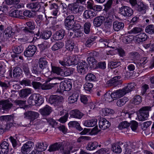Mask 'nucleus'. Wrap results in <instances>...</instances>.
Segmentation results:
<instances>
[{
	"label": "nucleus",
	"instance_id": "603ef678",
	"mask_svg": "<svg viewBox=\"0 0 154 154\" xmlns=\"http://www.w3.org/2000/svg\"><path fill=\"white\" fill-rule=\"evenodd\" d=\"M133 39V36L129 35L124 37L122 39V42L125 44H128L131 43Z\"/></svg>",
	"mask_w": 154,
	"mask_h": 154
},
{
	"label": "nucleus",
	"instance_id": "39448f33",
	"mask_svg": "<svg viewBox=\"0 0 154 154\" xmlns=\"http://www.w3.org/2000/svg\"><path fill=\"white\" fill-rule=\"evenodd\" d=\"M119 13L124 17H130L133 14L134 11L128 6H122L119 8Z\"/></svg>",
	"mask_w": 154,
	"mask_h": 154
},
{
	"label": "nucleus",
	"instance_id": "09e8293b",
	"mask_svg": "<svg viewBox=\"0 0 154 154\" xmlns=\"http://www.w3.org/2000/svg\"><path fill=\"white\" fill-rule=\"evenodd\" d=\"M93 87L92 84L89 82H86L84 85V88L85 90L89 92H92V88Z\"/></svg>",
	"mask_w": 154,
	"mask_h": 154
},
{
	"label": "nucleus",
	"instance_id": "4468645a",
	"mask_svg": "<svg viewBox=\"0 0 154 154\" xmlns=\"http://www.w3.org/2000/svg\"><path fill=\"white\" fill-rule=\"evenodd\" d=\"M88 67V65L85 61H83L80 63L78 67V72L82 75L84 74L87 71Z\"/></svg>",
	"mask_w": 154,
	"mask_h": 154
},
{
	"label": "nucleus",
	"instance_id": "6ab92c4d",
	"mask_svg": "<svg viewBox=\"0 0 154 154\" xmlns=\"http://www.w3.org/2000/svg\"><path fill=\"white\" fill-rule=\"evenodd\" d=\"M59 63L62 66H69L72 64H78L77 62L74 61L73 63L69 60L67 57H65L62 60H59Z\"/></svg>",
	"mask_w": 154,
	"mask_h": 154
},
{
	"label": "nucleus",
	"instance_id": "de8ad7c7",
	"mask_svg": "<svg viewBox=\"0 0 154 154\" xmlns=\"http://www.w3.org/2000/svg\"><path fill=\"white\" fill-rule=\"evenodd\" d=\"M128 101V98L125 97L122 98L118 100L116 102V104L119 106H122L124 105Z\"/></svg>",
	"mask_w": 154,
	"mask_h": 154
},
{
	"label": "nucleus",
	"instance_id": "72a5a7b5",
	"mask_svg": "<svg viewBox=\"0 0 154 154\" xmlns=\"http://www.w3.org/2000/svg\"><path fill=\"white\" fill-rule=\"evenodd\" d=\"M37 94H34L30 95L28 100L29 104L31 105H35Z\"/></svg>",
	"mask_w": 154,
	"mask_h": 154
},
{
	"label": "nucleus",
	"instance_id": "cd10ccee",
	"mask_svg": "<svg viewBox=\"0 0 154 154\" xmlns=\"http://www.w3.org/2000/svg\"><path fill=\"white\" fill-rule=\"evenodd\" d=\"M51 107L47 105L43 109L40 110V112L43 115L48 116L49 115L51 112Z\"/></svg>",
	"mask_w": 154,
	"mask_h": 154
},
{
	"label": "nucleus",
	"instance_id": "393cba45",
	"mask_svg": "<svg viewBox=\"0 0 154 154\" xmlns=\"http://www.w3.org/2000/svg\"><path fill=\"white\" fill-rule=\"evenodd\" d=\"M32 93V90L30 88L23 89L19 92V95L20 97L24 98L26 97Z\"/></svg>",
	"mask_w": 154,
	"mask_h": 154
},
{
	"label": "nucleus",
	"instance_id": "69168bd1",
	"mask_svg": "<svg viewBox=\"0 0 154 154\" xmlns=\"http://www.w3.org/2000/svg\"><path fill=\"white\" fill-rule=\"evenodd\" d=\"M26 101L16 100L14 101V103L17 106H19L20 108H22L26 104Z\"/></svg>",
	"mask_w": 154,
	"mask_h": 154
},
{
	"label": "nucleus",
	"instance_id": "7ed1b4c3",
	"mask_svg": "<svg viewBox=\"0 0 154 154\" xmlns=\"http://www.w3.org/2000/svg\"><path fill=\"white\" fill-rule=\"evenodd\" d=\"M74 16L72 15L68 16L65 20L64 25L66 28L68 29H71L75 26Z\"/></svg>",
	"mask_w": 154,
	"mask_h": 154
},
{
	"label": "nucleus",
	"instance_id": "412c9836",
	"mask_svg": "<svg viewBox=\"0 0 154 154\" xmlns=\"http://www.w3.org/2000/svg\"><path fill=\"white\" fill-rule=\"evenodd\" d=\"M121 78L120 75L116 76L107 81V84L109 86H116L119 85V82L118 80Z\"/></svg>",
	"mask_w": 154,
	"mask_h": 154
},
{
	"label": "nucleus",
	"instance_id": "58836bf2",
	"mask_svg": "<svg viewBox=\"0 0 154 154\" xmlns=\"http://www.w3.org/2000/svg\"><path fill=\"white\" fill-rule=\"evenodd\" d=\"M98 146V143L96 142H90L87 145L86 148L89 150H93L95 149Z\"/></svg>",
	"mask_w": 154,
	"mask_h": 154
},
{
	"label": "nucleus",
	"instance_id": "4be33fe9",
	"mask_svg": "<svg viewBox=\"0 0 154 154\" xmlns=\"http://www.w3.org/2000/svg\"><path fill=\"white\" fill-rule=\"evenodd\" d=\"M70 116L72 118L81 119L83 116V114L77 109L73 110L70 112Z\"/></svg>",
	"mask_w": 154,
	"mask_h": 154
},
{
	"label": "nucleus",
	"instance_id": "4c0bfd02",
	"mask_svg": "<svg viewBox=\"0 0 154 154\" xmlns=\"http://www.w3.org/2000/svg\"><path fill=\"white\" fill-rule=\"evenodd\" d=\"M38 63L39 67L42 69L46 68L48 63L45 58L43 57H41L39 59Z\"/></svg>",
	"mask_w": 154,
	"mask_h": 154
},
{
	"label": "nucleus",
	"instance_id": "6e6d98bb",
	"mask_svg": "<svg viewBox=\"0 0 154 154\" xmlns=\"http://www.w3.org/2000/svg\"><path fill=\"white\" fill-rule=\"evenodd\" d=\"M91 26V24L89 22H87L84 24V29L85 34H88L89 33Z\"/></svg>",
	"mask_w": 154,
	"mask_h": 154
},
{
	"label": "nucleus",
	"instance_id": "ddd939ff",
	"mask_svg": "<svg viewBox=\"0 0 154 154\" xmlns=\"http://www.w3.org/2000/svg\"><path fill=\"white\" fill-rule=\"evenodd\" d=\"M125 95V93L123 91L122 89L117 90L113 92L110 95L109 94H106L105 95V97L107 96L109 97H111L112 98H120Z\"/></svg>",
	"mask_w": 154,
	"mask_h": 154
},
{
	"label": "nucleus",
	"instance_id": "5701e85b",
	"mask_svg": "<svg viewBox=\"0 0 154 154\" xmlns=\"http://www.w3.org/2000/svg\"><path fill=\"white\" fill-rule=\"evenodd\" d=\"M113 26L114 31L118 32L123 29L124 25L122 22L116 20L113 22Z\"/></svg>",
	"mask_w": 154,
	"mask_h": 154
},
{
	"label": "nucleus",
	"instance_id": "13d9d810",
	"mask_svg": "<svg viewBox=\"0 0 154 154\" xmlns=\"http://www.w3.org/2000/svg\"><path fill=\"white\" fill-rule=\"evenodd\" d=\"M22 68L25 75L26 76L29 75L30 74V72L28 64L23 63L22 65Z\"/></svg>",
	"mask_w": 154,
	"mask_h": 154
},
{
	"label": "nucleus",
	"instance_id": "ea45409f",
	"mask_svg": "<svg viewBox=\"0 0 154 154\" xmlns=\"http://www.w3.org/2000/svg\"><path fill=\"white\" fill-rule=\"evenodd\" d=\"M68 125L69 127H75L77 129L80 131L82 130V128L81 127L79 123L76 121L69 122L68 123Z\"/></svg>",
	"mask_w": 154,
	"mask_h": 154
},
{
	"label": "nucleus",
	"instance_id": "f3484780",
	"mask_svg": "<svg viewBox=\"0 0 154 154\" xmlns=\"http://www.w3.org/2000/svg\"><path fill=\"white\" fill-rule=\"evenodd\" d=\"M0 106L4 110L10 109L13 106V104L10 102L8 99L0 101Z\"/></svg>",
	"mask_w": 154,
	"mask_h": 154
},
{
	"label": "nucleus",
	"instance_id": "0e129e2a",
	"mask_svg": "<svg viewBox=\"0 0 154 154\" xmlns=\"http://www.w3.org/2000/svg\"><path fill=\"white\" fill-rule=\"evenodd\" d=\"M130 125L131 130L133 131H135L138 127V123L135 121H131Z\"/></svg>",
	"mask_w": 154,
	"mask_h": 154
},
{
	"label": "nucleus",
	"instance_id": "a878e982",
	"mask_svg": "<svg viewBox=\"0 0 154 154\" xmlns=\"http://www.w3.org/2000/svg\"><path fill=\"white\" fill-rule=\"evenodd\" d=\"M27 7L28 8L33 10V11H38L40 8L41 5L38 2H32L28 4Z\"/></svg>",
	"mask_w": 154,
	"mask_h": 154
},
{
	"label": "nucleus",
	"instance_id": "20e7f679",
	"mask_svg": "<svg viewBox=\"0 0 154 154\" xmlns=\"http://www.w3.org/2000/svg\"><path fill=\"white\" fill-rule=\"evenodd\" d=\"M19 29L17 26L12 28L9 26L6 28L4 31L5 36L7 38H12L14 33L19 32Z\"/></svg>",
	"mask_w": 154,
	"mask_h": 154
},
{
	"label": "nucleus",
	"instance_id": "4d7b16f0",
	"mask_svg": "<svg viewBox=\"0 0 154 154\" xmlns=\"http://www.w3.org/2000/svg\"><path fill=\"white\" fill-rule=\"evenodd\" d=\"M102 112L104 116L109 114H112L114 113V111L112 109L108 108H105L102 109Z\"/></svg>",
	"mask_w": 154,
	"mask_h": 154
},
{
	"label": "nucleus",
	"instance_id": "f257e3e1",
	"mask_svg": "<svg viewBox=\"0 0 154 154\" xmlns=\"http://www.w3.org/2000/svg\"><path fill=\"white\" fill-rule=\"evenodd\" d=\"M72 87V83L71 80H66L62 82L58 87L57 92L62 93L64 91H68L71 90Z\"/></svg>",
	"mask_w": 154,
	"mask_h": 154
},
{
	"label": "nucleus",
	"instance_id": "37998d69",
	"mask_svg": "<svg viewBox=\"0 0 154 154\" xmlns=\"http://www.w3.org/2000/svg\"><path fill=\"white\" fill-rule=\"evenodd\" d=\"M0 86L3 90H7L10 88V82L8 81L3 82L0 81Z\"/></svg>",
	"mask_w": 154,
	"mask_h": 154
},
{
	"label": "nucleus",
	"instance_id": "774afa93",
	"mask_svg": "<svg viewBox=\"0 0 154 154\" xmlns=\"http://www.w3.org/2000/svg\"><path fill=\"white\" fill-rule=\"evenodd\" d=\"M53 87L52 84L44 83L42 84L41 89L42 90H46L51 89Z\"/></svg>",
	"mask_w": 154,
	"mask_h": 154
},
{
	"label": "nucleus",
	"instance_id": "b1692460",
	"mask_svg": "<svg viewBox=\"0 0 154 154\" xmlns=\"http://www.w3.org/2000/svg\"><path fill=\"white\" fill-rule=\"evenodd\" d=\"M79 5L75 3L74 4H69L68 5V9L69 10L75 14H76L81 11L79 8Z\"/></svg>",
	"mask_w": 154,
	"mask_h": 154
},
{
	"label": "nucleus",
	"instance_id": "79ce46f5",
	"mask_svg": "<svg viewBox=\"0 0 154 154\" xmlns=\"http://www.w3.org/2000/svg\"><path fill=\"white\" fill-rule=\"evenodd\" d=\"M47 147V145L46 143L44 144L43 143H37L36 145V148L39 149V151L41 152L46 150Z\"/></svg>",
	"mask_w": 154,
	"mask_h": 154
},
{
	"label": "nucleus",
	"instance_id": "aec40b11",
	"mask_svg": "<svg viewBox=\"0 0 154 154\" xmlns=\"http://www.w3.org/2000/svg\"><path fill=\"white\" fill-rule=\"evenodd\" d=\"M64 35V30L63 29H60L56 32L53 35L52 38L55 40H60L63 38Z\"/></svg>",
	"mask_w": 154,
	"mask_h": 154
},
{
	"label": "nucleus",
	"instance_id": "5fc2aeb1",
	"mask_svg": "<svg viewBox=\"0 0 154 154\" xmlns=\"http://www.w3.org/2000/svg\"><path fill=\"white\" fill-rule=\"evenodd\" d=\"M112 21L109 20H106L104 24V29L106 31H109L112 27Z\"/></svg>",
	"mask_w": 154,
	"mask_h": 154
},
{
	"label": "nucleus",
	"instance_id": "dca6fc26",
	"mask_svg": "<svg viewBox=\"0 0 154 154\" xmlns=\"http://www.w3.org/2000/svg\"><path fill=\"white\" fill-rule=\"evenodd\" d=\"M9 145L5 141H3L0 145V154H7L9 150Z\"/></svg>",
	"mask_w": 154,
	"mask_h": 154
},
{
	"label": "nucleus",
	"instance_id": "c756f323",
	"mask_svg": "<svg viewBox=\"0 0 154 154\" xmlns=\"http://www.w3.org/2000/svg\"><path fill=\"white\" fill-rule=\"evenodd\" d=\"M136 41L138 43L145 41L147 38V35L144 33H141L136 36Z\"/></svg>",
	"mask_w": 154,
	"mask_h": 154
},
{
	"label": "nucleus",
	"instance_id": "a211bd4d",
	"mask_svg": "<svg viewBox=\"0 0 154 154\" xmlns=\"http://www.w3.org/2000/svg\"><path fill=\"white\" fill-rule=\"evenodd\" d=\"M110 123L105 118L101 119L99 122V127L102 130H106L110 126Z\"/></svg>",
	"mask_w": 154,
	"mask_h": 154
},
{
	"label": "nucleus",
	"instance_id": "423d86ee",
	"mask_svg": "<svg viewBox=\"0 0 154 154\" xmlns=\"http://www.w3.org/2000/svg\"><path fill=\"white\" fill-rule=\"evenodd\" d=\"M63 97L57 95H51L48 99V102L54 106H57L60 104L62 101Z\"/></svg>",
	"mask_w": 154,
	"mask_h": 154
},
{
	"label": "nucleus",
	"instance_id": "49530a36",
	"mask_svg": "<svg viewBox=\"0 0 154 154\" xmlns=\"http://www.w3.org/2000/svg\"><path fill=\"white\" fill-rule=\"evenodd\" d=\"M13 116L11 115L3 116L0 117V120L5 122H13Z\"/></svg>",
	"mask_w": 154,
	"mask_h": 154
},
{
	"label": "nucleus",
	"instance_id": "f8f14e48",
	"mask_svg": "<svg viewBox=\"0 0 154 154\" xmlns=\"http://www.w3.org/2000/svg\"><path fill=\"white\" fill-rule=\"evenodd\" d=\"M49 9L52 15L55 16H59L60 13L58 5L55 3H51L49 5Z\"/></svg>",
	"mask_w": 154,
	"mask_h": 154
},
{
	"label": "nucleus",
	"instance_id": "9d476101",
	"mask_svg": "<svg viewBox=\"0 0 154 154\" xmlns=\"http://www.w3.org/2000/svg\"><path fill=\"white\" fill-rule=\"evenodd\" d=\"M24 115V118L29 119L31 121H33L38 118L39 114L37 112L28 111L25 112Z\"/></svg>",
	"mask_w": 154,
	"mask_h": 154
},
{
	"label": "nucleus",
	"instance_id": "680f3d73",
	"mask_svg": "<svg viewBox=\"0 0 154 154\" xmlns=\"http://www.w3.org/2000/svg\"><path fill=\"white\" fill-rule=\"evenodd\" d=\"M85 80L87 81H91L95 80L96 78L94 75L92 73H88L86 76Z\"/></svg>",
	"mask_w": 154,
	"mask_h": 154
},
{
	"label": "nucleus",
	"instance_id": "f704fd0d",
	"mask_svg": "<svg viewBox=\"0 0 154 154\" xmlns=\"http://www.w3.org/2000/svg\"><path fill=\"white\" fill-rule=\"evenodd\" d=\"M123 143H120V142H119V144L116 143L113 144L112 145V151L116 153H120L122 152V149L119 145H121V144H122Z\"/></svg>",
	"mask_w": 154,
	"mask_h": 154
},
{
	"label": "nucleus",
	"instance_id": "7c9ffc66",
	"mask_svg": "<svg viewBox=\"0 0 154 154\" xmlns=\"http://www.w3.org/2000/svg\"><path fill=\"white\" fill-rule=\"evenodd\" d=\"M97 122V120L96 119L88 120L85 121L84 125L87 127H93L96 125Z\"/></svg>",
	"mask_w": 154,
	"mask_h": 154
},
{
	"label": "nucleus",
	"instance_id": "052dcab7",
	"mask_svg": "<svg viewBox=\"0 0 154 154\" xmlns=\"http://www.w3.org/2000/svg\"><path fill=\"white\" fill-rule=\"evenodd\" d=\"M141 97L139 95H137L133 98L132 102L135 105H138L141 102Z\"/></svg>",
	"mask_w": 154,
	"mask_h": 154
},
{
	"label": "nucleus",
	"instance_id": "a18cd8bd",
	"mask_svg": "<svg viewBox=\"0 0 154 154\" xmlns=\"http://www.w3.org/2000/svg\"><path fill=\"white\" fill-rule=\"evenodd\" d=\"M74 46V43L71 42V41L70 40L67 41L65 45L66 48L70 51H72L73 50Z\"/></svg>",
	"mask_w": 154,
	"mask_h": 154
},
{
	"label": "nucleus",
	"instance_id": "a19ab883",
	"mask_svg": "<svg viewBox=\"0 0 154 154\" xmlns=\"http://www.w3.org/2000/svg\"><path fill=\"white\" fill-rule=\"evenodd\" d=\"M12 51L14 53L17 54L21 53L23 51V48L22 45L15 46L12 47Z\"/></svg>",
	"mask_w": 154,
	"mask_h": 154
},
{
	"label": "nucleus",
	"instance_id": "338daca9",
	"mask_svg": "<svg viewBox=\"0 0 154 154\" xmlns=\"http://www.w3.org/2000/svg\"><path fill=\"white\" fill-rule=\"evenodd\" d=\"M142 28L139 27H135L130 31V33H133L134 34H137L141 32L142 31Z\"/></svg>",
	"mask_w": 154,
	"mask_h": 154
},
{
	"label": "nucleus",
	"instance_id": "c85d7f7f",
	"mask_svg": "<svg viewBox=\"0 0 154 154\" xmlns=\"http://www.w3.org/2000/svg\"><path fill=\"white\" fill-rule=\"evenodd\" d=\"M62 145V143H56L49 146L48 150L50 152L58 150L61 146Z\"/></svg>",
	"mask_w": 154,
	"mask_h": 154
},
{
	"label": "nucleus",
	"instance_id": "2f4dec72",
	"mask_svg": "<svg viewBox=\"0 0 154 154\" xmlns=\"http://www.w3.org/2000/svg\"><path fill=\"white\" fill-rule=\"evenodd\" d=\"M136 10L142 14H145L146 11V6L143 3H140V5H136L135 7Z\"/></svg>",
	"mask_w": 154,
	"mask_h": 154
},
{
	"label": "nucleus",
	"instance_id": "c03bdc74",
	"mask_svg": "<svg viewBox=\"0 0 154 154\" xmlns=\"http://www.w3.org/2000/svg\"><path fill=\"white\" fill-rule=\"evenodd\" d=\"M79 97V94L77 93H73L71 96L69 98V103H72L76 102Z\"/></svg>",
	"mask_w": 154,
	"mask_h": 154
},
{
	"label": "nucleus",
	"instance_id": "e433bc0d",
	"mask_svg": "<svg viewBox=\"0 0 154 154\" xmlns=\"http://www.w3.org/2000/svg\"><path fill=\"white\" fill-rule=\"evenodd\" d=\"M13 75L14 78H18L22 75V70L20 68L17 67L15 68L13 72Z\"/></svg>",
	"mask_w": 154,
	"mask_h": 154
},
{
	"label": "nucleus",
	"instance_id": "c9c22d12",
	"mask_svg": "<svg viewBox=\"0 0 154 154\" xmlns=\"http://www.w3.org/2000/svg\"><path fill=\"white\" fill-rule=\"evenodd\" d=\"M64 46V43L61 42H58L53 45L51 48V49L53 51L58 50L62 48Z\"/></svg>",
	"mask_w": 154,
	"mask_h": 154
},
{
	"label": "nucleus",
	"instance_id": "e2e57ef3",
	"mask_svg": "<svg viewBox=\"0 0 154 154\" xmlns=\"http://www.w3.org/2000/svg\"><path fill=\"white\" fill-rule=\"evenodd\" d=\"M130 125V123L125 121L120 123L118 126V128L120 129H122L123 128H127Z\"/></svg>",
	"mask_w": 154,
	"mask_h": 154
},
{
	"label": "nucleus",
	"instance_id": "2eb2a0df",
	"mask_svg": "<svg viewBox=\"0 0 154 154\" xmlns=\"http://www.w3.org/2000/svg\"><path fill=\"white\" fill-rule=\"evenodd\" d=\"M105 20V18L103 16H100L95 17L93 20L94 26L97 27L100 26Z\"/></svg>",
	"mask_w": 154,
	"mask_h": 154
},
{
	"label": "nucleus",
	"instance_id": "0eeeda50",
	"mask_svg": "<svg viewBox=\"0 0 154 154\" xmlns=\"http://www.w3.org/2000/svg\"><path fill=\"white\" fill-rule=\"evenodd\" d=\"M36 50V47L34 45H29L26 49L24 54L26 57H31L34 55Z\"/></svg>",
	"mask_w": 154,
	"mask_h": 154
},
{
	"label": "nucleus",
	"instance_id": "473e14b6",
	"mask_svg": "<svg viewBox=\"0 0 154 154\" xmlns=\"http://www.w3.org/2000/svg\"><path fill=\"white\" fill-rule=\"evenodd\" d=\"M74 69L72 68H66L64 70H63L62 74V76H67L73 74Z\"/></svg>",
	"mask_w": 154,
	"mask_h": 154
},
{
	"label": "nucleus",
	"instance_id": "3c124183",
	"mask_svg": "<svg viewBox=\"0 0 154 154\" xmlns=\"http://www.w3.org/2000/svg\"><path fill=\"white\" fill-rule=\"evenodd\" d=\"M51 35V32L50 31H44L42 34L41 36L45 39L49 38Z\"/></svg>",
	"mask_w": 154,
	"mask_h": 154
},
{
	"label": "nucleus",
	"instance_id": "f03ea898",
	"mask_svg": "<svg viewBox=\"0 0 154 154\" xmlns=\"http://www.w3.org/2000/svg\"><path fill=\"white\" fill-rule=\"evenodd\" d=\"M151 107L150 106H144L140 109L138 114L139 120L143 121L148 119L149 111L151 110Z\"/></svg>",
	"mask_w": 154,
	"mask_h": 154
},
{
	"label": "nucleus",
	"instance_id": "9b49d317",
	"mask_svg": "<svg viewBox=\"0 0 154 154\" xmlns=\"http://www.w3.org/2000/svg\"><path fill=\"white\" fill-rule=\"evenodd\" d=\"M34 146V143L31 141L26 142L22 146L21 149L22 152L24 154L27 153L29 152Z\"/></svg>",
	"mask_w": 154,
	"mask_h": 154
},
{
	"label": "nucleus",
	"instance_id": "6e6552de",
	"mask_svg": "<svg viewBox=\"0 0 154 154\" xmlns=\"http://www.w3.org/2000/svg\"><path fill=\"white\" fill-rule=\"evenodd\" d=\"M98 55V53L96 51H93L89 53L87 60L90 66H94L96 64L97 61L95 59V57Z\"/></svg>",
	"mask_w": 154,
	"mask_h": 154
},
{
	"label": "nucleus",
	"instance_id": "bb28decb",
	"mask_svg": "<svg viewBox=\"0 0 154 154\" xmlns=\"http://www.w3.org/2000/svg\"><path fill=\"white\" fill-rule=\"evenodd\" d=\"M96 14L95 12L92 11L86 10L83 14V17L85 19H91L96 16Z\"/></svg>",
	"mask_w": 154,
	"mask_h": 154
},
{
	"label": "nucleus",
	"instance_id": "bf43d9fd",
	"mask_svg": "<svg viewBox=\"0 0 154 154\" xmlns=\"http://www.w3.org/2000/svg\"><path fill=\"white\" fill-rule=\"evenodd\" d=\"M44 99L39 94H37L35 105L37 106L41 105L44 102Z\"/></svg>",
	"mask_w": 154,
	"mask_h": 154
},
{
	"label": "nucleus",
	"instance_id": "8fccbe9b",
	"mask_svg": "<svg viewBox=\"0 0 154 154\" xmlns=\"http://www.w3.org/2000/svg\"><path fill=\"white\" fill-rule=\"evenodd\" d=\"M146 32L149 34H154V25L150 24L147 26L145 29Z\"/></svg>",
	"mask_w": 154,
	"mask_h": 154
},
{
	"label": "nucleus",
	"instance_id": "864d4df0",
	"mask_svg": "<svg viewBox=\"0 0 154 154\" xmlns=\"http://www.w3.org/2000/svg\"><path fill=\"white\" fill-rule=\"evenodd\" d=\"M51 67L52 71L54 73L62 76L61 73H62L63 70L62 69L59 67L55 66H52Z\"/></svg>",
	"mask_w": 154,
	"mask_h": 154
},
{
	"label": "nucleus",
	"instance_id": "1a4fd4ad",
	"mask_svg": "<svg viewBox=\"0 0 154 154\" xmlns=\"http://www.w3.org/2000/svg\"><path fill=\"white\" fill-rule=\"evenodd\" d=\"M27 27H25L23 29V31L26 33H30L33 34L34 32L32 31L35 28L34 23L32 21H29L26 23Z\"/></svg>",
	"mask_w": 154,
	"mask_h": 154
}]
</instances>
